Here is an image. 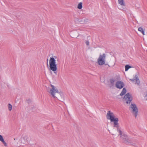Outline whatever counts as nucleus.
Instances as JSON below:
<instances>
[{
	"instance_id": "obj_24",
	"label": "nucleus",
	"mask_w": 147,
	"mask_h": 147,
	"mask_svg": "<svg viewBox=\"0 0 147 147\" xmlns=\"http://www.w3.org/2000/svg\"><path fill=\"white\" fill-rule=\"evenodd\" d=\"M48 59H47V66H48Z\"/></svg>"
},
{
	"instance_id": "obj_8",
	"label": "nucleus",
	"mask_w": 147,
	"mask_h": 147,
	"mask_svg": "<svg viewBox=\"0 0 147 147\" xmlns=\"http://www.w3.org/2000/svg\"><path fill=\"white\" fill-rule=\"evenodd\" d=\"M124 86V83L122 81H117L115 84V86L118 88H122Z\"/></svg>"
},
{
	"instance_id": "obj_10",
	"label": "nucleus",
	"mask_w": 147,
	"mask_h": 147,
	"mask_svg": "<svg viewBox=\"0 0 147 147\" xmlns=\"http://www.w3.org/2000/svg\"><path fill=\"white\" fill-rule=\"evenodd\" d=\"M118 3L122 6H125V4L124 0H118Z\"/></svg>"
},
{
	"instance_id": "obj_9",
	"label": "nucleus",
	"mask_w": 147,
	"mask_h": 147,
	"mask_svg": "<svg viewBox=\"0 0 147 147\" xmlns=\"http://www.w3.org/2000/svg\"><path fill=\"white\" fill-rule=\"evenodd\" d=\"M23 139L24 140L25 142L27 143L30 140L31 138L30 136H28L26 135H23L22 136V139Z\"/></svg>"
},
{
	"instance_id": "obj_23",
	"label": "nucleus",
	"mask_w": 147,
	"mask_h": 147,
	"mask_svg": "<svg viewBox=\"0 0 147 147\" xmlns=\"http://www.w3.org/2000/svg\"><path fill=\"white\" fill-rule=\"evenodd\" d=\"M1 142H2L3 143L4 142H5V141H4V139L3 140H2Z\"/></svg>"
},
{
	"instance_id": "obj_20",
	"label": "nucleus",
	"mask_w": 147,
	"mask_h": 147,
	"mask_svg": "<svg viewBox=\"0 0 147 147\" xmlns=\"http://www.w3.org/2000/svg\"><path fill=\"white\" fill-rule=\"evenodd\" d=\"M85 43L87 45V46L89 45V42L88 41H86Z\"/></svg>"
},
{
	"instance_id": "obj_4",
	"label": "nucleus",
	"mask_w": 147,
	"mask_h": 147,
	"mask_svg": "<svg viewBox=\"0 0 147 147\" xmlns=\"http://www.w3.org/2000/svg\"><path fill=\"white\" fill-rule=\"evenodd\" d=\"M129 109L131 110V112L133 115H134L136 118L138 114V109L135 104H131L129 107Z\"/></svg>"
},
{
	"instance_id": "obj_14",
	"label": "nucleus",
	"mask_w": 147,
	"mask_h": 147,
	"mask_svg": "<svg viewBox=\"0 0 147 147\" xmlns=\"http://www.w3.org/2000/svg\"><path fill=\"white\" fill-rule=\"evenodd\" d=\"M82 7V3L81 2L79 3L78 6V8L79 9H81Z\"/></svg>"
},
{
	"instance_id": "obj_19",
	"label": "nucleus",
	"mask_w": 147,
	"mask_h": 147,
	"mask_svg": "<svg viewBox=\"0 0 147 147\" xmlns=\"http://www.w3.org/2000/svg\"><path fill=\"white\" fill-rule=\"evenodd\" d=\"M3 140V138L2 136L1 135H0V141H1Z\"/></svg>"
},
{
	"instance_id": "obj_3",
	"label": "nucleus",
	"mask_w": 147,
	"mask_h": 147,
	"mask_svg": "<svg viewBox=\"0 0 147 147\" xmlns=\"http://www.w3.org/2000/svg\"><path fill=\"white\" fill-rule=\"evenodd\" d=\"M49 63L50 69L54 71V73L57 74V72H55L57 70V64H56L55 60L54 58L53 57H51Z\"/></svg>"
},
{
	"instance_id": "obj_11",
	"label": "nucleus",
	"mask_w": 147,
	"mask_h": 147,
	"mask_svg": "<svg viewBox=\"0 0 147 147\" xmlns=\"http://www.w3.org/2000/svg\"><path fill=\"white\" fill-rule=\"evenodd\" d=\"M135 81H136L135 84L139 85L140 83V81L137 75H135Z\"/></svg>"
},
{
	"instance_id": "obj_1",
	"label": "nucleus",
	"mask_w": 147,
	"mask_h": 147,
	"mask_svg": "<svg viewBox=\"0 0 147 147\" xmlns=\"http://www.w3.org/2000/svg\"><path fill=\"white\" fill-rule=\"evenodd\" d=\"M51 88L48 92L51 94L54 98H57L60 101L63 102L65 100L64 96L63 93L61 92H59L57 88L51 84Z\"/></svg>"
},
{
	"instance_id": "obj_16",
	"label": "nucleus",
	"mask_w": 147,
	"mask_h": 147,
	"mask_svg": "<svg viewBox=\"0 0 147 147\" xmlns=\"http://www.w3.org/2000/svg\"><path fill=\"white\" fill-rule=\"evenodd\" d=\"M115 80L114 79H111L110 80V82L112 85H113L114 84Z\"/></svg>"
},
{
	"instance_id": "obj_13",
	"label": "nucleus",
	"mask_w": 147,
	"mask_h": 147,
	"mask_svg": "<svg viewBox=\"0 0 147 147\" xmlns=\"http://www.w3.org/2000/svg\"><path fill=\"white\" fill-rule=\"evenodd\" d=\"M138 30L143 35H145L143 29L142 27H139L138 28Z\"/></svg>"
},
{
	"instance_id": "obj_12",
	"label": "nucleus",
	"mask_w": 147,
	"mask_h": 147,
	"mask_svg": "<svg viewBox=\"0 0 147 147\" xmlns=\"http://www.w3.org/2000/svg\"><path fill=\"white\" fill-rule=\"evenodd\" d=\"M126 92V90L125 88H123L122 91V92L120 93V95L121 96L124 95Z\"/></svg>"
},
{
	"instance_id": "obj_6",
	"label": "nucleus",
	"mask_w": 147,
	"mask_h": 147,
	"mask_svg": "<svg viewBox=\"0 0 147 147\" xmlns=\"http://www.w3.org/2000/svg\"><path fill=\"white\" fill-rule=\"evenodd\" d=\"M124 99L126 101L127 104H129L132 100L133 98L131 94L128 93L124 96Z\"/></svg>"
},
{
	"instance_id": "obj_5",
	"label": "nucleus",
	"mask_w": 147,
	"mask_h": 147,
	"mask_svg": "<svg viewBox=\"0 0 147 147\" xmlns=\"http://www.w3.org/2000/svg\"><path fill=\"white\" fill-rule=\"evenodd\" d=\"M105 54L100 55L98 59V63L99 65H101L105 64Z\"/></svg>"
},
{
	"instance_id": "obj_7",
	"label": "nucleus",
	"mask_w": 147,
	"mask_h": 147,
	"mask_svg": "<svg viewBox=\"0 0 147 147\" xmlns=\"http://www.w3.org/2000/svg\"><path fill=\"white\" fill-rule=\"evenodd\" d=\"M119 135L120 136V138L121 140H123V141L125 143H126L127 142H130L129 140L128 139V138L127 135L123 134L122 135V134L121 135H120L119 133Z\"/></svg>"
},
{
	"instance_id": "obj_25",
	"label": "nucleus",
	"mask_w": 147,
	"mask_h": 147,
	"mask_svg": "<svg viewBox=\"0 0 147 147\" xmlns=\"http://www.w3.org/2000/svg\"><path fill=\"white\" fill-rule=\"evenodd\" d=\"M119 8V9H121V8Z\"/></svg>"
},
{
	"instance_id": "obj_2",
	"label": "nucleus",
	"mask_w": 147,
	"mask_h": 147,
	"mask_svg": "<svg viewBox=\"0 0 147 147\" xmlns=\"http://www.w3.org/2000/svg\"><path fill=\"white\" fill-rule=\"evenodd\" d=\"M107 119L110 120L111 122H113V127H116L117 129V131L119 133L120 135L122 134V131L121 128L119 126L118 123L119 119L118 118H115L114 113L110 111H108L106 115Z\"/></svg>"
},
{
	"instance_id": "obj_18",
	"label": "nucleus",
	"mask_w": 147,
	"mask_h": 147,
	"mask_svg": "<svg viewBox=\"0 0 147 147\" xmlns=\"http://www.w3.org/2000/svg\"><path fill=\"white\" fill-rule=\"evenodd\" d=\"M135 76L134 77V78L133 79H130V80L131 81L134 82L135 81Z\"/></svg>"
},
{
	"instance_id": "obj_21",
	"label": "nucleus",
	"mask_w": 147,
	"mask_h": 147,
	"mask_svg": "<svg viewBox=\"0 0 147 147\" xmlns=\"http://www.w3.org/2000/svg\"><path fill=\"white\" fill-rule=\"evenodd\" d=\"M145 98L146 100H147V92H146V94L145 96Z\"/></svg>"
},
{
	"instance_id": "obj_17",
	"label": "nucleus",
	"mask_w": 147,
	"mask_h": 147,
	"mask_svg": "<svg viewBox=\"0 0 147 147\" xmlns=\"http://www.w3.org/2000/svg\"><path fill=\"white\" fill-rule=\"evenodd\" d=\"M131 67L129 65H126L125 66V71H127L130 68H131Z\"/></svg>"
},
{
	"instance_id": "obj_15",
	"label": "nucleus",
	"mask_w": 147,
	"mask_h": 147,
	"mask_svg": "<svg viewBox=\"0 0 147 147\" xmlns=\"http://www.w3.org/2000/svg\"><path fill=\"white\" fill-rule=\"evenodd\" d=\"M8 108L9 110L10 111H11L12 110V106L10 103H9L8 104Z\"/></svg>"
},
{
	"instance_id": "obj_22",
	"label": "nucleus",
	"mask_w": 147,
	"mask_h": 147,
	"mask_svg": "<svg viewBox=\"0 0 147 147\" xmlns=\"http://www.w3.org/2000/svg\"><path fill=\"white\" fill-rule=\"evenodd\" d=\"M3 144H4V146H7V144L5 142H4Z\"/></svg>"
}]
</instances>
